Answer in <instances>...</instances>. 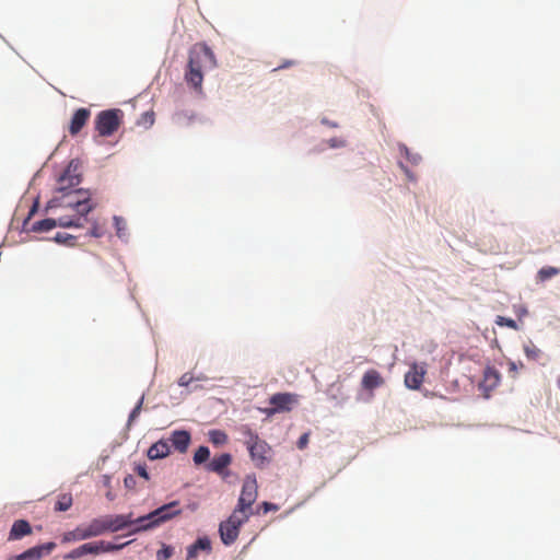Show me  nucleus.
Segmentation results:
<instances>
[{"label": "nucleus", "instance_id": "aec40b11", "mask_svg": "<svg viewBox=\"0 0 560 560\" xmlns=\"http://www.w3.org/2000/svg\"><path fill=\"white\" fill-rule=\"evenodd\" d=\"M171 452V446L167 441L160 440L152 444L148 450V457L152 460L166 457Z\"/></svg>", "mask_w": 560, "mask_h": 560}, {"label": "nucleus", "instance_id": "a18cd8bd", "mask_svg": "<svg viewBox=\"0 0 560 560\" xmlns=\"http://www.w3.org/2000/svg\"><path fill=\"white\" fill-rule=\"evenodd\" d=\"M329 143V147L331 148H340V147H345V141L341 140V139H338V138H332L328 141Z\"/></svg>", "mask_w": 560, "mask_h": 560}, {"label": "nucleus", "instance_id": "1a4fd4ad", "mask_svg": "<svg viewBox=\"0 0 560 560\" xmlns=\"http://www.w3.org/2000/svg\"><path fill=\"white\" fill-rule=\"evenodd\" d=\"M55 226L61 228H81L83 223H80V218L73 219L68 215H61L57 219H44L33 224L32 230L34 232H47Z\"/></svg>", "mask_w": 560, "mask_h": 560}, {"label": "nucleus", "instance_id": "7c9ffc66", "mask_svg": "<svg viewBox=\"0 0 560 560\" xmlns=\"http://www.w3.org/2000/svg\"><path fill=\"white\" fill-rule=\"evenodd\" d=\"M495 324L499 326H506L514 330L518 329V326L514 319L504 316H498L495 319Z\"/></svg>", "mask_w": 560, "mask_h": 560}, {"label": "nucleus", "instance_id": "ea45409f", "mask_svg": "<svg viewBox=\"0 0 560 560\" xmlns=\"http://www.w3.org/2000/svg\"><path fill=\"white\" fill-rule=\"evenodd\" d=\"M124 483L127 489L132 490L136 487V478L132 475H128L125 477Z\"/></svg>", "mask_w": 560, "mask_h": 560}, {"label": "nucleus", "instance_id": "ddd939ff", "mask_svg": "<svg viewBox=\"0 0 560 560\" xmlns=\"http://www.w3.org/2000/svg\"><path fill=\"white\" fill-rule=\"evenodd\" d=\"M56 548L52 541L35 546L14 557V560H40Z\"/></svg>", "mask_w": 560, "mask_h": 560}, {"label": "nucleus", "instance_id": "4c0bfd02", "mask_svg": "<svg viewBox=\"0 0 560 560\" xmlns=\"http://www.w3.org/2000/svg\"><path fill=\"white\" fill-rule=\"evenodd\" d=\"M141 124L144 126H152L154 124V114L153 112H145L141 117Z\"/></svg>", "mask_w": 560, "mask_h": 560}, {"label": "nucleus", "instance_id": "5701e85b", "mask_svg": "<svg viewBox=\"0 0 560 560\" xmlns=\"http://www.w3.org/2000/svg\"><path fill=\"white\" fill-rule=\"evenodd\" d=\"M560 273V268L552 267V266H545L540 268L537 272V280L540 282H545L552 277H556Z\"/></svg>", "mask_w": 560, "mask_h": 560}, {"label": "nucleus", "instance_id": "c9c22d12", "mask_svg": "<svg viewBox=\"0 0 560 560\" xmlns=\"http://www.w3.org/2000/svg\"><path fill=\"white\" fill-rule=\"evenodd\" d=\"M114 223H115L117 235L119 237H121L124 235L122 231L126 226L125 220L120 217H114Z\"/></svg>", "mask_w": 560, "mask_h": 560}, {"label": "nucleus", "instance_id": "09e8293b", "mask_svg": "<svg viewBox=\"0 0 560 560\" xmlns=\"http://www.w3.org/2000/svg\"><path fill=\"white\" fill-rule=\"evenodd\" d=\"M510 370L516 372V365L514 362L510 363Z\"/></svg>", "mask_w": 560, "mask_h": 560}, {"label": "nucleus", "instance_id": "9b49d317", "mask_svg": "<svg viewBox=\"0 0 560 560\" xmlns=\"http://www.w3.org/2000/svg\"><path fill=\"white\" fill-rule=\"evenodd\" d=\"M298 402V395L292 393H277L269 398V404L272 408L268 411L269 415L277 412L290 411L292 406Z\"/></svg>", "mask_w": 560, "mask_h": 560}, {"label": "nucleus", "instance_id": "c03bdc74", "mask_svg": "<svg viewBox=\"0 0 560 560\" xmlns=\"http://www.w3.org/2000/svg\"><path fill=\"white\" fill-rule=\"evenodd\" d=\"M308 443V434L307 433H304L303 435L300 436L299 441H298V447L300 450H303Z\"/></svg>", "mask_w": 560, "mask_h": 560}, {"label": "nucleus", "instance_id": "9d476101", "mask_svg": "<svg viewBox=\"0 0 560 560\" xmlns=\"http://www.w3.org/2000/svg\"><path fill=\"white\" fill-rule=\"evenodd\" d=\"M104 524V530L107 532H119L128 526L136 525L138 523L132 518V513L119 514V515H104L102 516Z\"/></svg>", "mask_w": 560, "mask_h": 560}, {"label": "nucleus", "instance_id": "e433bc0d", "mask_svg": "<svg viewBox=\"0 0 560 560\" xmlns=\"http://www.w3.org/2000/svg\"><path fill=\"white\" fill-rule=\"evenodd\" d=\"M194 381V376L191 373H184L179 380H178V385L179 386H183V387H186L188 386L191 382Z\"/></svg>", "mask_w": 560, "mask_h": 560}, {"label": "nucleus", "instance_id": "7ed1b4c3", "mask_svg": "<svg viewBox=\"0 0 560 560\" xmlns=\"http://www.w3.org/2000/svg\"><path fill=\"white\" fill-rule=\"evenodd\" d=\"M179 502L173 501L167 504H164L156 510L150 512L147 515L140 516L136 518L138 526L135 527L130 533H139L143 530H149L160 526L161 524L172 520L173 517L179 515L182 510L178 509Z\"/></svg>", "mask_w": 560, "mask_h": 560}, {"label": "nucleus", "instance_id": "72a5a7b5", "mask_svg": "<svg viewBox=\"0 0 560 560\" xmlns=\"http://www.w3.org/2000/svg\"><path fill=\"white\" fill-rule=\"evenodd\" d=\"M142 404H143V397H141L139 399V401L137 402V405L135 406V408L130 412L129 418H128V424L129 425L139 417L140 412H141V409H142Z\"/></svg>", "mask_w": 560, "mask_h": 560}, {"label": "nucleus", "instance_id": "393cba45", "mask_svg": "<svg viewBox=\"0 0 560 560\" xmlns=\"http://www.w3.org/2000/svg\"><path fill=\"white\" fill-rule=\"evenodd\" d=\"M208 435H209V441L217 446L223 445L228 442V435L224 431L211 430V431H209Z\"/></svg>", "mask_w": 560, "mask_h": 560}, {"label": "nucleus", "instance_id": "c756f323", "mask_svg": "<svg viewBox=\"0 0 560 560\" xmlns=\"http://www.w3.org/2000/svg\"><path fill=\"white\" fill-rule=\"evenodd\" d=\"M400 151L401 153L405 154V156L407 158V160L412 164V165H417L420 163L421 161V155L418 154V153H412L406 145H402L400 148Z\"/></svg>", "mask_w": 560, "mask_h": 560}, {"label": "nucleus", "instance_id": "dca6fc26", "mask_svg": "<svg viewBox=\"0 0 560 560\" xmlns=\"http://www.w3.org/2000/svg\"><path fill=\"white\" fill-rule=\"evenodd\" d=\"M83 540L105 534L104 524L101 517L93 518L88 524L79 525Z\"/></svg>", "mask_w": 560, "mask_h": 560}, {"label": "nucleus", "instance_id": "79ce46f5", "mask_svg": "<svg viewBox=\"0 0 560 560\" xmlns=\"http://www.w3.org/2000/svg\"><path fill=\"white\" fill-rule=\"evenodd\" d=\"M259 509H261L264 513H268L270 511H277L278 506L270 502H262Z\"/></svg>", "mask_w": 560, "mask_h": 560}, {"label": "nucleus", "instance_id": "f257e3e1", "mask_svg": "<svg viewBox=\"0 0 560 560\" xmlns=\"http://www.w3.org/2000/svg\"><path fill=\"white\" fill-rule=\"evenodd\" d=\"M217 60L213 51L203 43H198L189 50L187 70L185 72L186 82L197 91L201 90L203 82V71L213 69Z\"/></svg>", "mask_w": 560, "mask_h": 560}, {"label": "nucleus", "instance_id": "412c9836", "mask_svg": "<svg viewBox=\"0 0 560 560\" xmlns=\"http://www.w3.org/2000/svg\"><path fill=\"white\" fill-rule=\"evenodd\" d=\"M86 555H97V546L96 541L85 542L78 548L72 549L69 553L65 556V559H79Z\"/></svg>", "mask_w": 560, "mask_h": 560}, {"label": "nucleus", "instance_id": "a19ab883", "mask_svg": "<svg viewBox=\"0 0 560 560\" xmlns=\"http://www.w3.org/2000/svg\"><path fill=\"white\" fill-rule=\"evenodd\" d=\"M90 235L93 237H102L104 235V230L100 225L94 224L90 231Z\"/></svg>", "mask_w": 560, "mask_h": 560}, {"label": "nucleus", "instance_id": "423d86ee", "mask_svg": "<svg viewBox=\"0 0 560 560\" xmlns=\"http://www.w3.org/2000/svg\"><path fill=\"white\" fill-rule=\"evenodd\" d=\"M258 497V486L255 476H246L243 482L242 491L234 510L250 516L253 514V504Z\"/></svg>", "mask_w": 560, "mask_h": 560}, {"label": "nucleus", "instance_id": "f03ea898", "mask_svg": "<svg viewBox=\"0 0 560 560\" xmlns=\"http://www.w3.org/2000/svg\"><path fill=\"white\" fill-rule=\"evenodd\" d=\"M48 209L65 208L69 209L72 214H67L70 218H80L82 223V217H85L94 208L91 203V192L85 189L74 188L65 192L56 194L47 205Z\"/></svg>", "mask_w": 560, "mask_h": 560}, {"label": "nucleus", "instance_id": "de8ad7c7", "mask_svg": "<svg viewBox=\"0 0 560 560\" xmlns=\"http://www.w3.org/2000/svg\"><path fill=\"white\" fill-rule=\"evenodd\" d=\"M294 63H295L294 61L288 60V61L283 62L282 65H280L279 68H288V67L293 66Z\"/></svg>", "mask_w": 560, "mask_h": 560}, {"label": "nucleus", "instance_id": "f704fd0d", "mask_svg": "<svg viewBox=\"0 0 560 560\" xmlns=\"http://www.w3.org/2000/svg\"><path fill=\"white\" fill-rule=\"evenodd\" d=\"M172 553H173V549L168 546H165L156 552V559L158 560H167L168 558H171Z\"/></svg>", "mask_w": 560, "mask_h": 560}, {"label": "nucleus", "instance_id": "39448f33", "mask_svg": "<svg viewBox=\"0 0 560 560\" xmlns=\"http://www.w3.org/2000/svg\"><path fill=\"white\" fill-rule=\"evenodd\" d=\"M249 520L246 514L240 513L233 510L232 514L228 520L223 521L219 525V533L222 542L226 546L232 545L240 535V528Z\"/></svg>", "mask_w": 560, "mask_h": 560}, {"label": "nucleus", "instance_id": "2eb2a0df", "mask_svg": "<svg viewBox=\"0 0 560 560\" xmlns=\"http://www.w3.org/2000/svg\"><path fill=\"white\" fill-rule=\"evenodd\" d=\"M91 117V110L84 107L77 109L70 120L69 132L71 136L78 135Z\"/></svg>", "mask_w": 560, "mask_h": 560}, {"label": "nucleus", "instance_id": "a878e982", "mask_svg": "<svg viewBox=\"0 0 560 560\" xmlns=\"http://www.w3.org/2000/svg\"><path fill=\"white\" fill-rule=\"evenodd\" d=\"M524 352H525L527 359L534 360V361L539 360L542 354L541 350L532 341L524 345Z\"/></svg>", "mask_w": 560, "mask_h": 560}, {"label": "nucleus", "instance_id": "8fccbe9b", "mask_svg": "<svg viewBox=\"0 0 560 560\" xmlns=\"http://www.w3.org/2000/svg\"><path fill=\"white\" fill-rule=\"evenodd\" d=\"M557 385H558V387H559V389H560V377H559V378H558V381H557Z\"/></svg>", "mask_w": 560, "mask_h": 560}, {"label": "nucleus", "instance_id": "f3484780", "mask_svg": "<svg viewBox=\"0 0 560 560\" xmlns=\"http://www.w3.org/2000/svg\"><path fill=\"white\" fill-rule=\"evenodd\" d=\"M232 463V456L229 453H223L219 456H215L207 464V469L213 471L218 475L225 476L226 468Z\"/></svg>", "mask_w": 560, "mask_h": 560}, {"label": "nucleus", "instance_id": "37998d69", "mask_svg": "<svg viewBox=\"0 0 560 560\" xmlns=\"http://www.w3.org/2000/svg\"><path fill=\"white\" fill-rule=\"evenodd\" d=\"M198 550L194 548V545L189 546L187 549L186 560H196Z\"/></svg>", "mask_w": 560, "mask_h": 560}, {"label": "nucleus", "instance_id": "cd10ccee", "mask_svg": "<svg viewBox=\"0 0 560 560\" xmlns=\"http://www.w3.org/2000/svg\"><path fill=\"white\" fill-rule=\"evenodd\" d=\"M210 457V451L207 446H199L194 454V463L201 465L206 463Z\"/></svg>", "mask_w": 560, "mask_h": 560}, {"label": "nucleus", "instance_id": "20e7f679", "mask_svg": "<svg viewBox=\"0 0 560 560\" xmlns=\"http://www.w3.org/2000/svg\"><path fill=\"white\" fill-rule=\"evenodd\" d=\"M243 433L246 436L245 444L255 466L257 468L265 467L269 463L270 446L247 427Z\"/></svg>", "mask_w": 560, "mask_h": 560}, {"label": "nucleus", "instance_id": "c85d7f7f", "mask_svg": "<svg viewBox=\"0 0 560 560\" xmlns=\"http://www.w3.org/2000/svg\"><path fill=\"white\" fill-rule=\"evenodd\" d=\"M83 540L81 535V528L77 526L74 529L66 532L62 535L61 541L63 544L72 542V541H80Z\"/></svg>", "mask_w": 560, "mask_h": 560}, {"label": "nucleus", "instance_id": "4468645a", "mask_svg": "<svg viewBox=\"0 0 560 560\" xmlns=\"http://www.w3.org/2000/svg\"><path fill=\"white\" fill-rule=\"evenodd\" d=\"M501 380L499 371L492 366L485 369L482 381L479 384L480 389L485 392V396L488 397L489 393L494 389Z\"/></svg>", "mask_w": 560, "mask_h": 560}, {"label": "nucleus", "instance_id": "a211bd4d", "mask_svg": "<svg viewBox=\"0 0 560 560\" xmlns=\"http://www.w3.org/2000/svg\"><path fill=\"white\" fill-rule=\"evenodd\" d=\"M384 384V378L381 373L374 369L368 370L361 380V385L366 390H374Z\"/></svg>", "mask_w": 560, "mask_h": 560}, {"label": "nucleus", "instance_id": "49530a36", "mask_svg": "<svg viewBox=\"0 0 560 560\" xmlns=\"http://www.w3.org/2000/svg\"><path fill=\"white\" fill-rule=\"evenodd\" d=\"M322 122L327 125V126H329V127H331V128H337L338 127L337 122H331V121H329L328 119H325V118L322 120Z\"/></svg>", "mask_w": 560, "mask_h": 560}, {"label": "nucleus", "instance_id": "58836bf2", "mask_svg": "<svg viewBox=\"0 0 560 560\" xmlns=\"http://www.w3.org/2000/svg\"><path fill=\"white\" fill-rule=\"evenodd\" d=\"M135 471L140 477L144 478L145 480H149V474H148L145 465H137L136 468H135Z\"/></svg>", "mask_w": 560, "mask_h": 560}, {"label": "nucleus", "instance_id": "f8f14e48", "mask_svg": "<svg viewBox=\"0 0 560 560\" xmlns=\"http://www.w3.org/2000/svg\"><path fill=\"white\" fill-rule=\"evenodd\" d=\"M427 374L425 364L412 363L405 375V385L409 389H419Z\"/></svg>", "mask_w": 560, "mask_h": 560}, {"label": "nucleus", "instance_id": "473e14b6", "mask_svg": "<svg viewBox=\"0 0 560 560\" xmlns=\"http://www.w3.org/2000/svg\"><path fill=\"white\" fill-rule=\"evenodd\" d=\"M192 545H194V548H196L198 551L199 550H206V551L211 550V542L206 537L198 538Z\"/></svg>", "mask_w": 560, "mask_h": 560}, {"label": "nucleus", "instance_id": "b1692460", "mask_svg": "<svg viewBox=\"0 0 560 560\" xmlns=\"http://www.w3.org/2000/svg\"><path fill=\"white\" fill-rule=\"evenodd\" d=\"M129 542H124L120 545L112 544L105 540L96 541L97 546V555L103 552H112V551H118L122 549L125 546H127Z\"/></svg>", "mask_w": 560, "mask_h": 560}, {"label": "nucleus", "instance_id": "0eeeda50", "mask_svg": "<svg viewBox=\"0 0 560 560\" xmlns=\"http://www.w3.org/2000/svg\"><path fill=\"white\" fill-rule=\"evenodd\" d=\"M122 112L120 109H106L97 114L95 129L102 137L112 136L121 124Z\"/></svg>", "mask_w": 560, "mask_h": 560}, {"label": "nucleus", "instance_id": "4be33fe9", "mask_svg": "<svg viewBox=\"0 0 560 560\" xmlns=\"http://www.w3.org/2000/svg\"><path fill=\"white\" fill-rule=\"evenodd\" d=\"M32 533V527L27 521L18 520L13 523L10 530V539H20Z\"/></svg>", "mask_w": 560, "mask_h": 560}, {"label": "nucleus", "instance_id": "2f4dec72", "mask_svg": "<svg viewBox=\"0 0 560 560\" xmlns=\"http://www.w3.org/2000/svg\"><path fill=\"white\" fill-rule=\"evenodd\" d=\"M75 237L68 233H57L55 241L60 244L73 245Z\"/></svg>", "mask_w": 560, "mask_h": 560}, {"label": "nucleus", "instance_id": "6e6552de", "mask_svg": "<svg viewBox=\"0 0 560 560\" xmlns=\"http://www.w3.org/2000/svg\"><path fill=\"white\" fill-rule=\"evenodd\" d=\"M81 183L79 163L71 161L58 178L56 194L65 192L78 187Z\"/></svg>", "mask_w": 560, "mask_h": 560}, {"label": "nucleus", "instance_id": "6ab92c4d", "mask_svg": "<svg viewBox=\"0 0 560 560\" xmlns=\"http://www.w3.org/2000/svg\"><path fill=\"white\" fill-rule=\"evenodd\" d=\"M190 433L186 430H176L172 432L170 441L172 445L179 452L185 453L190 444Z\"/></svg>", "mask_w": 560, "mask_h": 560}, {"label": "nucleus", "instance_id": "bb28decb", "mask_svg": "<svg viewBox=\"0 0 560 560\" xmlns=\"http://www.w3.org/2000/svg\"><path fill=\"white\" fill-rule=\"evenodd\" d=\"M72 505V497L70 494H61L55 504V510L65 512L68 511Z\"/></svg>", "mask_w": 560, "mask_h": 560}]
</instances>
